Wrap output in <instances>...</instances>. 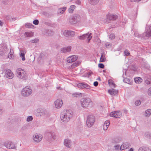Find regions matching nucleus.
I'll list each match as a JSON object with an SVG mask.
<instances>
[{
  "mask_svg": "<svg viewBox=\"0 0 151 151\" xmlns=\"http://www.w3.org/2000/svg\"><path fill=\"white\" fill-rule=\"evenodd\" d=\"M73 112L70 110L64 111L60 114V117L62 121L65 122H68L72 117Z\"/></svg>",
  "mask_w": 151,
  "mask_h": 151,
  "instance_id": "1",
  "label": "nucleus"
},
{
  "mask_svg": "<svg viewBox=\"0 0 151 151\" xmlns=\"http://www.w3.org/2000/svg\"><path fill=\"white\" fill-rule=\"evenodd\" d=\"M81 106L83 107H90L93 106V103L89 98H83L81 99Z\"/></svg>",
  "mask_w": 151,
  "mask_h": 151,
  "instance_id": "2",
  "label": "nucleus"
},
{
  "mask_svg": "<svg viewBox=\"0 0 151 151\" xmlns=\"http://www.w3.org/2000/svg\"><path fill=\"white\" fill-rule=\"evenodd\" d=\"M95 117L92 115H88L87 117L86 125L88 127H91L95 122Z\"/></svg>",
  "mask_w": 151,
  "mask_h": 151,
  "instance_id": "3",
  "label": "nucleus"
},
{
  "mask_svg": "<svg viewBox=\"0 0 151 151\" xmlns=\"http://www.w3.org/2000/svg\"><path fill=\"white\" fill-rule=\"evenodd\" d=\"M80 19V16L78 14H76L69 18V22L72 24H74L78 22Z\"/></svg>",
  "mask_w": 151,
  "mask_h": 151,
  "instance_id": "4",
  "label": "nucleus"
},
{
  "mask_svg": "<svg viewBox=\"0 0 151 151\" xmlns=\"http://www.w3.org/2000/svg\"><path fill=\"white\" fill-rule=\"evenodd\" d=\"M21 70H22V71L24 72L23 70L20 68L17 69L16 70L17 73L16 75L17 77L19 78L22 79V80H26L27 79V77L24 72H21Z\"/></svg>",
  "mask_w": 151,
  "mask_h": 151,
  "instance_id": "5",
  "label": "nucleus"
},
{
  "mask_svg": "<svg viewBox=\"0 0 151 151\" xmlns=\"http://www.w3.org/2000/svg\"><path fill=\"white\" fill-rule=\"evenodd\" d=\"M32 92V90L27 87H26L23 88L22 91V95L27 96L30 95Z\"/></svg>",
  "mask_w": 151,
  "mask_h": 151,
  "instance_id": "6",
  "label": "nucleus"
},
{
  "mask_svg": "<svg viewBox=\"0 0 151 151\" xmlns=\"http://www.w3.org/2000/svg\"><path fill=\"white\" fill-rule=\"evenodd\" d=\"M106 17L108 22L110 23V22H109V21L115 20L117 19L118 16L115 14H111L110 13H109L106 15Z\"/></svg>",
  "mask_w": 151,
  "mask_h": 151,
  "instance_id": "7",
  "label": "nucleus"
},
{
  "mask_svg": "<svg viewBox=\"0 0 151 151\" xmlns=\"http://www.w3.org/2000/svg\"><path fill=\"white\" fill-rule=\"evenodd\" d=\"M5 146L9 149H14L17 150L16 147L14 143L11 141H6L4 143Z\"/></svg>",
  "mask_w": 151,
  "mask_h": 151,
  "instance_id": "8",
  "label": "nucleus"
},
{
  "mask_svg": "<svg viewBox=\"0 0 151 151\" xmlns=\"http://www.w3.org/2000/svg\"><path fill=\"white\" fill-rule=\"evenodd\" d=\"M91 35L92 33L88 32L81 36H78V37L81 40H84L87 38L88 39V42H89L92 37V36H91Z\"/></svg>",
  "mask_w": 151,
  "mask_h": 151,
  "instance_id": "9",
  "label": "nucleus"
},
{
  "mask_svg": "<svg viewBox=\"0 0 151 151\" xmlns=\"http://www.w3.org/2000/svg\"><path fill=\"white\" fill-rule=\"evenodd\" d=\"M64 35L68 37H73L75 35V32L71 30H66L64 31Z\"/></svg>",
  "mask_w": 151,
  "mask_h": 151,
  "instance_id": "10",
  "label": "nucleus"
},
{
  "mask_svg": "<svg viewBox=\"0 0 151 151\" xmlns=\"http://www.w3.org/2000/svg\"><path fill=\"white\" fill-rule=\"evenodd\" d=\"M4 72L6 77L8 78L12 79L14 77V74L11 70L9 69L4 70Z\"/></svg>",
  "mask_w": 151,
  "mask_h": 151,
  "instance_id": "11",
  "label": "nucleus"
},
{
  "mask_svg": "<svg viewBox=\"0 0 151 151\" xmlns=\"http://www.w3.org/2000/svg\"><path fill=\"white\" fill-rule=\"evenodd\" d=\"M55 137V134L53 132H48L45 135L46 139L49 140H51L52 139H54Z\"/></svg>",
  "mask_w": 151,
  "mask_h": 151,
  "instance_id": "12",
  "label": "nucleus"
},
{
  "mask_svg": "<svg viewBox=\"0 0 151 151\" xmlns=\"http://www.w3.org/2000/svg\"><path fill=\"white\" fill-rule=\"evenodd\" d=\"M78 88L82 89H90V86L86 83H79L77 84Z\"/></svg>",
  "mask_w": 151,
  "mask_h": 151,
  "instance_id": "13",
  "label": "nucleus"
},
{
  "mask_svg": "<svg viewBox=\"0 0 151 151\" xmlns=\"http://www.w3.org/2000/svg\"><path fill=\"white\" fill-rule=\"evenodd\" d=\"M54 104L56 108H60L63 104V102L61 99H58L54 102Z\"/></svg>",
  "mask_w": 151,
  "mask_h": 151,
  "instance_id": "14",
  "label": "nucleus"
},
{
  "mask_svg": "<svg viewBox=\"0 0 151 151\" xmlns=\"http://www.w3.org/2000/svg\"><path fill=\"white\" fill-rule=\"evenodd\" d=\"M42 136L40 134L35 135L33 136V139L35 142H40L42 139Z\"/></svg>",
  "mask_w": 151,
  "mask_h": 151,
  "instance_id": "15",
  "label": "nucleus"
},
{
  "mask_svg": "<svg viewBox=\"0 0 151 151\" xmlns=\"http://www.w3.org/2000/svg\"><path fill=\"white\" fill-rule=\"evenodd\" d=\"M121 114L120 111H117L112 112L110 114V116L112 117L119 118L120 117Z\"/></svg>",
  "mask_w": 151,
  "mask_h": 151,
  "instance_id": "16",
  "label": "nucleus"
},
{
  "mask_svg": "<svg viewBox=\"0 0 151 151\" xmlns=\"http://www.w3.org/2000/svg\"><path fill=\"white\" fill-rule=\"evenodd\" d=\"M78 57L76 55L70 56L67 58V61L69 63H71L76 61Z\"/></svg>",
  "mask_w": 151,
  "mask_h": 151,
  "instance_id": "17",
  "label": "nucleus"
},
{
  "mask_svg": "<svg viewBox=\"0 0 151 151\" xmlns=\"http://www.w3.org/2000/svg\"><path fill=\"white\" fill-rule=\"evenodd\" d=\"M130 146L129 143L128 142L124 143L120 147V149L122 150L125 149H127Z\"/></svg>",
  "mask_w": 151,
  "mask_h": 151,
  "instance_id": "18",
  "label": "nucleus"
},
{
  "mask_svg": "<svg viewBox=\"0 0 151 151\" xmlns=\"http://www.w3.org/2000/svg\"><path fill=\"white\" fill-rule=\"evenodd\" d=\"M71 141L68 139H65L64 142V145L66 147L70 148L71 146Z\"/></svg>",
  "mask_w": 151,
  "mask_h": 151,
  "instance_id": "19",
  "label": "nucleus"
},
{
  "mask_svg": "<svg viewBox=\"0 0 151 151\" xmlns=\"http://www.w3.org/2000/svg\"><path fill=\"white\" fill-rule=\"evenodd\" d=\"M71 48V46L64 47L61 48L60 50L63 53H66L70 52Z\"/></svg>",
  "mask_w": 151,
  "mask_h": 151,
  "instance_id": "20",
  "label": "nucleus"
},
{
  "mask_svg": "<svg viewBox=\"0 0 151 151\" xmlns=\"http://www.w3.org/2000/svg\"><path fill=\"white\" fill-rule=\"evenodd\" d=\"M144 79L145 83L147 84H150L151 83V76L150 75H146L145 76Z\"/></svg>",
  "mask_w": 151,
  "mask_h": 151,
  "instance_id": "21",
  "label": "nucleus"
},
{
  "mask_svg": "<svg viewBox=\"0 0 151 151\" xmlns=\"http://www.w3.org/2000/svg\"><path fill=\"white\" fill-rule=\"evenodd\" d=\"M37 112L40 113V116L45 115L47 113L46 110L44 109L40 108L37 109Z\"/></svg>",
  "mask_w": 151,
  "mask_h": 151,
  "instance_id": "22",
  "label": "nucleus"
},
{
  "mask_svg": "<svg viewBox=\"0 0 151 151\" xmlns=\"http://www.w3.org/2000/svg\"><path fill=\"white\" fill-rule=\"evenodd\" d=\"M118 92V90H116L114 89H109L108 90V93L111 95H115L117 94Z\"/></svg>",
  "mask_w": 151,
  "mask_h": 151,
  "instance_id": "23",
  "label": "nucleus"
},
{
  "mask_svg": "<svg viewBox=\"0 0 151 151\" xmlns=\"http://www.w3.org/2000/svg\"><path fill=\"white\" fill-rule=\"evenodd\" d=\"M66 9L65 7H63L61 8H59L58 11V13L59 14H62L65 11Z\"/></svg>",
  "mask_w": 151,
  "mask_h": 151,
  "instance_id": "24",
  "label": "nucleus"
},
{
  "mask_svg": "<svg viewBox=\"0 0 151 151\" xmlns=\"http://www.w3.org/2000/svg\"><path fill=\"white\" fill-rule=\"evenodd\" d=\"M139 151H151V150L148 147L142 146L139 148Z\"/></svg>",
  "mask_w": 151,
  "mask_h": 151,
  "instance_id": "25",
  "label": "nucleus"
},
{
  "mask_svg": "<svg viewBox=\"0 0 151 151\" xmlns=\"http://www.w3.org/2000/svg\"><path fill=\"white\" fill-rule=\"evenodd\" d=\"M144 136L147 138L151 139V132H145L144 134Z\"/></svg>",
  "mask_w": 151,
  "mask_h": 151,
  "instance_id": "26",
  "label": "nucleus"
},
{
  "mask_svg": "<svg viewBox=\"0 0 151 151\" xmlns=\"http://www.w3.org/2000/svg\"><path fill=\"white\" fill-rule=\"evenodd\" d=\"M101 55L99 60L100 62H104L106 61V57L105 55L101 53Z\"/></svg>",
  "mask_w": 151,
  "mask_h": 151,
  "instance_id": "27",
  "label": "nucleus"
},
{
  "mask_svg": "<svg viewBox=\"0 0 151 151\" xmlns=\"http://www.w3.org/2000/svg\"><path fill=\"white\" fill-rule=\"evenodd\" d=\"M72 97H81L82 96V94L81 93H75L72 94Z\"/></svg>",
  "mask_w": 151,
  "mask_h": 151,
  "instance_id": "28",
  "label": "nucleus"
},
{
  "mask_svg": "<svg viewBox=\"0 0 151 151\" xmlns=\"http://www.w3.org/2000/svg\"><path fill=\"white\" fill-rule=\"evenodd\" d=\"M121 141V139L119 138L116 137L112 141V142L114 143H117Z\"/></svg>",
  "mask_w": 151,
  "mask_h": 151,
  "instance_id": "29",
  "label": "nucleus"
},
{
  "mask_svg": "<svg viewBox=\"0 0 151 151\" xmlns=\"http://www.w3.org/2000/svg\"><path fill=\"white\" fill-rule=\"evenodd\" d=\"M76 7V6L74 5H72L70 6V7L68 9L69 12L70 13H73V12L75 9Z\"/></svg>",
  "mask_w": 151,
  "mask_h": 151,
  "instance_id": "30",
  "label": "nucleus"
},
{
  "mask_svg": "<svg viewBox=\"0 0 151 151\" xmlns=\"http://www.w3.org/2000/svg\"><path fill=\"white\" fill-rule=\"evenodd\" d=\"M99 0H89V3L93 5H94L97 4Z\"/></svg>",
  "mask_w": 151,
  "mask_h": 151,
  "instance_id": "31",
  "label": "nucleus"
},
{
  "mask_svg": "<svg viewBox=\"0 0 151 151\" xmlns=\"http://www.w3.org/2000/svg\"><path fill=\"white\" fill-rule=\"evenodd\" d=\"M151 114V109H148L145 111V116H149Z\"/></svg>",
  "mask_w": 151,
  "mask_h": 151,
  "instance_id": "32",
  "label": "nucleus"
},
{
  "mask_svg": "<svg viewBox=\"0 0 151 151\" xmlns=\"http://www.w3.org/2000/svg\"><path fill=\"white\" fill-rule=\"evenodd\" d=\"M46 34L49 36L52 35L54 34V32L50 29H47L46 31Z\"/></svg>",
  "mask_w": 151,
  "mask_h": 151,
  "instance_id": "33",
  "label": "nucleus"
},
{
  "mask_svg": "<svg viewBox=\"0 0 151 151\" xmlns=\"http://www.w3.org/2000/svg\"><path fill=\"white\" fill-rule=\"evenodd\" d=\"M142 79L140 77H136L134 78V81L136 83H139L140 82H141V80Z\"/></svg>",
  "mask_w": 151,
  "mask_h": 151,
  "instance_id": "34",
  "label": "nucleus"
},
{
  "mask_svg": "<svg viewBox=\"0 0 151 151\" xmlns=\"http://www.w3.org/2000/svg\"><path fill=\"white\" fill-rule=\"evenodd\" d=\"M123 81L124 83L131 84L130 80L129 78H126L123 80Z\"/></svg>",
  "mask_w": 151,
  "mask_h": 151,
  "instance_id": "35",
  "label": "nucleus"
},
{
  "mask_svg": "<svg viewBox=\"0 0 151 151\" xmlns=\"http://www.w3.org/2000/svg\"><path fill=\"white\" fill-rule=\"evenodd\" d=\"M25 36L27 37H31L33 36V33L27 32H25Z\"/></svg>",
  "mask_w": 151,
  "mask_h": 151,
  "instance_id": "36",
  "label": "nucleus"
},
{
  "mask_svg": "<svg viewBox=\"0 0 151 151\" xmlns=\"http://www.w3.org/2000/svg\"><path fill=\"white\" fill-rule=\"evenodd\" d=\"M108 83L110 85L113 86L114 87H116V85L114 83L113 81L112 80H109L108 81Z\"/></svg>",
  "mask_w": 151,
  "mask_h": 151,
  "instance_id": "37",
  "label": "nucleus"
},
{
  "mask_svg": "<svg viewBox=\"0 0 151 151\" xmlns=\"http://www.w3.org/2000/svg\"><path fill=\"white\" fill-rule=\"evenodd\" d=\"M25 27L26 28H32L33 27H34V26L33 25H32L29 23H27L25 24Z\"/></svg>",
  "mask_w": 151,
  "mask_h": 151,
  "instance_id": "38",
  "label": "nucleus"
},
{
  "mask_svg": "<svg viewBox=\"0 0 151 151\" xmlns=\"http://www.w3.org/2000/svg\"><path fill=\"white\" fill-rule=\"evenodd\" d=\"M6 20H9L10 21L14 19V18H12V17L10 15L7 16L6 17Z\"/></svg>",
  "mask_w": 151,
  "mask_h": 151,
  "instance_id": "39",
  "label": "nucleus"
},
{
  "mask_svg": "<svg viewBox=\"0 0 151 151\" xmlns=\"http://www.w3.org/2000/svg\"><path fill=\"white\" fill-rule=\"evenodd\" d=\"M141 101L140 100H138L135 101V104L136 106H139L141 104Z\"/></svg>",
  "mask_w": 151,
  "mask_h": 151,
  "instance_id": "40",
  "label": "nucleus"
},
{
  "mask_svg": "<svg viewBox=\"0 0 151 151\" xmlns=\"http://www.w3.org/2000/svg\"><path fill=\"white\" fill-rule=\"evenodd\" d=\"M33 119L32 117V116H29L27 117V121L29 122L32 121Z\"/></svg>",
  "mask_w": 151,
  "mask_h": 151,
  "instance_id": "41",
  "label": "nucleus"
},
{
  "mask_svg": "<svg viewBox=\"0 0 151 151\" xmlns=\"http://www.w3.org/2000/svg\"><path fill=\"white\" fill-rule=\"evenodd\" d=\"M39 23V21L38 19H35L33 22V24L35 25L38 24Z\"/></svg>",
  "mask_w": 151,
  "mask_h": 151,
  "instance_id": "42",
  "label": "nucleus"
},
{
  "mask_svg": "<svg viewBox=\"0 0 151 151\" xmlns=\"http://www.w3.org/2000/svg\"><path fill=\"white\" fill-rule=\"evenodd\" d=\"M99 67L101 68H104V65L103 63H99L98 64Z\"/></svg>",
  "mask_w": 151,
  "mask_h": 151,
  "instance_id": "43",
  "label": "nucleus"
},
{
  "mask_svg": "<svg viewBox=\"0 0 151 151\" xmlns=\"http://www.w3.org/2000/svg\"><path fill=\"white\" fill-rule=\"evenodd\" d=\"M9 2V0H3L2 1L3 4L5 5L8 4Z\"/></svg>",
  "mask_w": 151,
  "mask_h": 151,
  "instance_id": "44",
  "label": "nucleus"
},
{
  "mask_svg": "<svg viewBox=\"0 0 151 151\" xmlns=\"http://www.w3.org/2000/svg\"><path fill=\"white\" fill-rule=\"evenodd\" d=\"M115 37V36L114 34H111L109 35V38L111 40L114 39Z\"/></svg>",
  "mask_w": 151,
  "mask_h": 151,
  "instance_id": "45",
  "label": "nucleus"
},
{
  "mask_svg": "<svg viewBox=\"0 0 151 151\" xmlns=\"http://www.w3.org/2000/svg\"><path fill=\"white\" fill-rule=\"evenodd\" d=\"M39 39H34L31 40V42L33 43H36L39 41Z\"/></svg>",
  "mask_w": 151,
  "mask_h": 151,
  "instance_id": "46",
  "label": "nucleus"
},
{
  "mask_svg": "<svg viewBox=\"0 0 151 151\" xmlns=\"http://www.w3.org/2000/svg\"><path fill=\"white\" fill-rule=\"evenodd\" d=\"M110 124V122L109 120L106 121L104 123V125L106 126H109Z\"/></svg>",
  "mask_w": 151,
  "mask_h": 151,
  "instance_id": "47",
  "label": "nucleus"
},
{
  "mask_svg": "<svg viewBox=\"0 0 151 151\" xmlns=\"http://www.w3.org/2000/svg\"><path fill=\"white\" fill-rule=\"evenodd\" d=\"M124 53L125 55H126V56H128L130 55V53L127 49H126L124 51Z\"/></svg>",
  "mask_w": 151,
  "mask_h": 151,
  "instance_id": "48",
  "label": "nucleus"
},
{
  "mask_svg": "<svg viewBox=\"0 0 151 151\" xmlns=\"http://www.w3.org/2000/svg\"><path fill=\"white\" fill-rule=\"evenodd\" d=\"M105 47L107 48H109V46L111 47V45L109 42H106L105 44Z\"/></svg>",
  "mask_w": 151,
  "mask_h": 151,
  "instance_id": "49",
  "label": "nucleus"
},
{
  "mask_svg": "<svg viewBox=\"0 0 151 151\" xmlns=\"http://www.w3.org/2000/svg\"><path fill=\"white\" fill-rule=\"evenodd\" d=\"M78 66L77 64L76 63H74L71 65V67L72 68H75Z\"/></svg>",
  "mask_w": 151,
  "mask_h": 151,
  "instance_id": "50",
  "label": "nucleus"
},
{
  "mask_svg": "<svg viewBox=\"0 0 151 151\" xmlns=\"http://www.w3.org/2000/svg\"><path fill=\"white\" fill-rule=\"evenodd\" d=\"M148 94L149 96H151V87L148 89Z\"/></svg>",
  "mask_w": 151,
  "mask_h": 151,
  "instance_id": "51",
  "label": "nucleus"
},
{
  "mask_svg": "<svg viewBox=\"0 0 151 151\" xmlns=\"http://www.w3.org/2000/svg\"><path fill=\"white\" fill-rule=\"evenodd\" d=\"M87 76L88 77H90L91 74H93V73L92 72H89L87 73Z\"/></svg>",
  "mask_w": 151,
  "mask_h": 151,
  "instance_id": "52",
  "label": "nucleus"
},
{
  "mask_svg": "<svg viewBox=\"0 0 151 151\" xmlns=\"http://www.w3.org/2000/svg\"><path fill=\"white\" fill-rule=\"evenodd\" d=\"M98 85V83L97 81H95L93 83V85L95 86H97Z\"/></svg>",
  "mask_w": 151,
  "mask_h": 151,
  "instance_id": "53",
  "label": "nucleus"
},
{
  "mask_svg": "<svg viewBox=\"0 0 151 151\" xmlns=\"http://www.w3.org/2000/svg\"><path fill=\"white\" fill-rule=\"evenodd\" d=\"M108 126H106L105 125H103V129L104 130H106L107 129Z\"/></svg>",
  "mask_w": 151,
  "mask_h": 151,
  "instance_id": "54",
  "label": "nucleus"
},
{
  "mask_svg": "<svg viewBox=\"0 0 151 151\" xmlns=\"http://www.w3.org/2000/svg\"><path fill=\"white\" fill-rule=\"evenodd\" d=\"M42 14L45 16H47L48 14V13L46 12H43Z\"/></svg>",
  "mask_w": 151,
  "mask_h": 151,
  "instance_id": "55",
  "label": "nucleus"
},
{
  "mask_svg": "<svg viewBox=\"0 0 151 151\" xmlns=\"http://www.w3.org/2000/svg\"><path fill=\"white\" fill-rule=\"evenodd\" d=\"M126 23L124 22H122L120 23V25L122 26L124 25Z\"/></svg>",
  "mask_w": 151,
  "mask_h": 151,
  "instance_id": "56",
  "label": "nucleus"
},
{
  "mask_svg": "<svg viewBox=\"0 0 151 151\" xmlns=\"http://www.w3.org/2000/svg\"><path fill=\"white\" fill-rule=\"evenodd\" d=\"M114 147L116 150H118L119 148L120 147V145H116L114 146Z\"/></svg>",
  "mask_w": 151,
  "mask_h": 151,
  "instance_id": "57",
  "label": "nucleus"
},
{
  "mask_svg": "<svg viewBox=\"0 0 151 151\" xmlns=\"http://www.w3.org/2000/svg\"><path fill=\"white\" fill-rule=\"evenodd\" d=\"M76 3L78 5H80L81 4V1L80 0H77L76 1Z\"/></svg>",
  "mask_w": 151,
  "mask_h": 151,
  "instance_id": "58",
  "label": "nucleus"
},
{
  "mask_svg": "<svg viewBox=\"0 0 151 151\" xmlns=\"http://www.w3.org/2000/svg\"><path fill=\"white\" fill-rule=\"evenodd\" d=\"M25 53H24V52L23 51L20 54V56H24Z\"/></svg>",
  "mask_w": 151,
  "mask_h": 151,
  "instance_id": "59",
  "label": "nucleus"
},
{
  "mask_svg": "<svg viewBox=\"0 0 151 151\" xmlns=\"http://www.w3.org/2000/svg\"><path fill=\"white\" fill-rule=\"evenodd\" d=\"M22 58V60L23 61H24L25 60V56H20Z\"/></svg>",
  "mask_w": 151,
  "mask_h": 151,
  "instance_id": "60",
  "label": "nucleus"
},
{
  "mask_svg": "<svg viewBox=\"0 0 151 151\" xmlns=\"http://www.w3.org/2000/svg\"><path fill=\"white\" fill-rule=\"evenodd\" d=\"M130 1L132 2H134L135 1L138 2L141 1V0H130Z\"/></svg>",
  "mask_w": 151,
  "mask_h": 151,
  "instance_id": "61",
  "label": "nucleus"
},
{
  "mask_svg": "<svg viewBox=\"0 0 151 151\" xmlns=\"http://www.w3.org/2000/svg\"><path fill=\"white\" fill-rule=\"evenodd\" d=\"M1 50L0 49V50ZM4 53V52L3 51L0 50V55H3Z\"/></svg>",
  "mask_w": 151,
  "mask_h": 151,
  "instance_id": "62",
  "label": "nucleus"
},
{
  "mask_svg": "<svg viewBox=\"0 0 151 151\" xmlns=\"http://www.w3.org/2000/svg\"><path fill=\"white\" fill-rule=\"evenodd\" d=\"M134 149L133 148H131L129 150V151H133Z\"/></svg>",
  "mask_w": 151,
  "mask_h": 151,
  "instance_id": "63",
  "label": "nucleus"
},
{
  "mask_svg": "<svg viewBox=\"0 0 151 151\" xmlns=\"http://www.w3.org/2000/svg\"><path fill=\"white\" fill-rule=\"evenodd\" d=\"M97 80H99V81H101V78L100 77H99L97 79Z\"/></svg>",
  "mask_w": 151,
  "mask_h": 151,
  "instance_id": "64",
  "label": "nucleus"
}]
</instances>
